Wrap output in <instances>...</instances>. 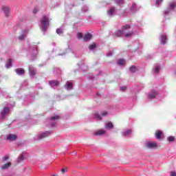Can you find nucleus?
Masks as SVG:
<instances>
[{"label":"nucleus","instance_id":"nucleus-1","mask_svg":"<svg viewBox=\"0 0 176 176\" xmlns=\"http://www.w3.org/2000/svg\"><path fill=\"white\" fill-rule=\"evenodd\" d=\"M134 35H135V31L132 30L127 33H124L122 29L113 33V36L114 38H122V36H125V38H131L132 36H134Z\"/></svg>","mask_w":176,"mask_h":176},{"label":"nucleus","instance_id":"nucleus-2","mask_svg":"<svg viewBox=\"0 0 176 176\" xmlns=\"http://www.w3.org/2000/svg\"><path fill=\"white\" fill-rule=\"evenodd\" d=\"M41 21V31L43 32H46L47 31V28H49V24L50 23V21L49 20V16L44 15L40 20Z\"/></svg>","mask_w":176,"mask_h":176},{"label":"nucleus","instance_id":"nucleus-3","mask_svg":"<svg viewBox=\"0 0 176 176\" xmlns=\"http://www.w3.org/2000/svg\"><path fill=\"white\" fill-rule=\"evenodd\" d=\"M36 54H38V46L30 45L29 46L30 61H34V60H36Z\"/></svg>","mask_w":176,"mask_h":176},{"label":"nucleus","instance_id":"nucleus-4","mask_svg":"<svg viewBox=\"0 0 176 176\" xmlns=\"http://www.w3.org/2000/svg\"><path fill=\"white\" fill-rule=\"evenodd\" d=\"M58 119H60V116H54L51 117L48 120V122L51 125V127H56V126L57 124L56 120H58Z\"/></svg>","mask_w":176,"mask_h":176},{"label":"nucleus","instance_id":"nucleus-5","mask_svg":"<svg viewBox=\"0 0 176 176\" xmlns=\"http://www.w3.org/2000/svg\"><path fill=\"white\" fill-rule=\"evenodd\" d=\"M10 112V109L9 107H4L1 112L0 118L2 120H4V119H6V116H8Z\"/></svg>","mask_w":176,"mask_h":176},{"label":"nucleus","instance_id":"nucleus-6","mask_svg":"<svg viewBox=\"0 0 176 176\" xmlns=\"http://www.w3.org/2000/svg\"><path fill=\"white\" fill-rule=\"evenodd\" d=\"M176 5L174 3H170L169 4L168 8L164 12V14L167 15L169 14V13H171V12H174L175 10Z\"/></svg>","mask_w":176,"mask_h":176},{"label":"nucleus","instance_id":"nucleus-7","mask_svg":"<svg viewBox=\"0 0 176 176\" xmlns=\"http://www.w3.org/2000/svg\"><path fill=\"white\" fill-rule=\"evenodd\" d=\"M28 69L30 78H34L37 72L36 68H35V67H34L32 65H29Z\"/></svg>","mask_w":176,"mask_h":176},{"label":"nucleus","instance_id":"nucleus-8","mask_svg":"<svg viewBox=\"0 0 176 176\" xmlns=\"http://www.w3.org/2000/svg\"><path fill=\"white\" fill-rule=\"evenodd\" d=\"M50 134H52V131H47L38 134L37 136V138L38 140H43V138H46V137H49Z\"/></svg>","mask_w":176,"mask_h":176},{"label":"nucleus","instance_id":"nucleus-9","mask_svg":"<svg viewBox=\"0 0 176 176\" xmlns=\"http://www.w3.org/2000/svg\"><path fill=\"white\" fill-rule=\"evenodd\" d=\"M48 83L52 89H56V87H58L60 86V81L57 80H51Z\"/></svg>","mask_w":176,"mask_h":176},{"label":"nucleus","instance_id":"nucleus-10","mask_svg":"<svg viewBox=\"0 0 176 176\" xmlns=\"http://www.w3.org/2000/svg\"><path fill=\"white\" fill-rule=\"evenodd\" d=\"M107 14L109 17H113V16L116 15V8L111 6L107 10Z\"/></svg>","mask_w":176,"mask_h":176},{"label":"nucleus","instance_id":"nucleus-11","mask_svg":"<svg viewBox=\"0 0 176 176\" xmlns=\"http://www.w3.org/2000/svg\"><path fill=\"white\" fill-rule=\"evenodd\" d=\"M146 146L148 149H156L157 148V143L153 142H148L146 143Z\"/></svg>","mask_w":176,"mask_h":176},{"label":"nucleus","instance_id":"nucleus-12","mask_svg":"<svg viewBox=\"0 0 176 176\" xmlns=\"http://www.w3.org/2000/svg\"><path fill=\"white\" fill-rule=\"evenodd\" d=\"M2 10L6 17H9V15L10 14V8H9V6H3Z\"/></svg>","mask_w":176,"mask_h":176},{"label":"nucleus","instance_id":"nucleus-13","mask_svg":"<svg viewBox=\"0 0 176 176\" xmlns=\"http://www.w3.org/2000/svg\"><path fill=\"white\" fill-rule=\"evenodd\" d=\"M28 34V30H24L22 31L21 35L19 37V41H24L27 38V34Z\"/></svg>","mask_w":176,"mask_h":176},{"label":"nucleus","instance_id":"nucleus-14","mask_svg":"<svg viewBox=\"0 0 176 176\" xmlns=\"http://www.w3.org/2000/svg\"><path fill=\"white\" fill-rule=\"evenodd\" d=\"M160 43L162 45H166L167 43V34H162L160 36Z\"/></svg>","mask_w":176,"mask_h":176},{"label":"nucleus","instance_id":"nucleus-15","mask_svg":"<svg viewBox=\"0 0 176 176\" xmlns=\"http://www.w3.org/2000/svg\"><path fill=\"white\" fill-rule=\"evenodd\" d=\"M138 10H140V7L137 6L135 3H133L130 8V12L132 13H135V12H138Z\"/></svg>","mask_w":176,"mask_h":176},{"label":"nucleus","instance_id":"nucleus-16","mask_svg":"<svg viewBox=\"0 0 176 176\" xmlns=\"http://www.w3.org/2000/svg\"><path fill=\"white\" fill-rule=\"evenodd\" d=\"M130 28H131V23L123 25L121 30L124 32V34H126V31H129Z\"/></svg>","mask_w":176,"mask_h":176},{"label":"nucleus","instance_id":"nucleus-17","mask_svg":"<svg viewBox=\"0 0 176 176\" xmlns=\"http://www.w3.org/2000/svg\"><path fill=\"white\" fill-rule=\"evenodd\" d=\"M65 87L67 90H72L74 89V83L71 81H67Z\"/></svg>","mask_w":176,"mask_h":176},{"label":"nucleus","instance_id":"nucleus-18","mask_svg":"<svg viewBox=\"0 0 176 176\" xmlns=\"http://www.w3.org/2000/svg\"><path fill=\"white\" fill-rule=\"evenodd\" d=\"M164 137V135L163 134V131H157L155 132V138L157 140H162Z\"/></svg>","mask_w":176,"mask_h":176},{"label":"nucleus","instance_id":"nucleus-19","mask_svg":"<svg viewBox=\"0 0 176 176\" xmlns=\"http://www.w3.org/2000/svg\"><path fill=\"white\" fill-rule=\"evenodd\" d=\"M157 94L158 93L157 91L153 90L148 94V98H155L157 97Z\"/></svg>","mask_w":176,"mask_h":176},{"label":"nucleus","instance_id":"nucleus-20","mask_svg":"<svg viewBox=\"0 0 176 176\" xmlns=\"http://www.w3.org/2000/svg\"><path fill=\"white\" fill-rule=\"evenodd\" d=\"M16 74L21 76L22 75H24L25 74V71L23 68H17L15 69Z\"/></svg>","mask_w":176,"mask_h":176},{"label":"nucleus","instance_id":"nucleus-21","mask_svg":"<svg viewBox=\"0 0 176 176\" xmlns=\"http://www.w3.org/2000/svg\"><path fill=\"white\" fill-rule=\"evenodd\" d=\"M7 140L8 141H16V140H17V135L14 134H10L7 136Z\"/></svg>","mask_w":176,"mask_h":176},{"label":"nucleus","instance_id":"nucleus-22","mask_svg":"<svg viewBox=\"0 0 176 176\" xmlns=\"http://www.w3.org/2000/svg\"><path fill=\"white\" fill-rule=\"evenodd\" d=\"M24 156H27L26 152H23L21 154V155L18 157L17 163H21V162L24 160Z\"/></svg>","mask_w":176,"mask_h":176},{"label":"nucleus","instance_id":"nucleus-23","mask_svg":"<svg viewBox=\"0 0 176 176\" xmlns=\"http://www.w3.org/2000/svg\"><path fill=\"white\" fill-rule=\"evenodd\" d=\"M91 36H92L91 34H90V33L85 34L83 36V39H84L85 42H89V41H90V39H91Z\"/></svg>","mask_w":176,"mask_h":176},{"label":"nucleus","instance_id":"nucleus-24","mask_svg":"<svg viewBox=\"0 0 176 176\" xmlns=\"http://www.w3.org/2000/svg\"><path fill=\"white\" fill-rule=\"evenodd\" d=\"M13 63V60H12L11 58L8 59L6 62V68H11V67H12V63Z\"/></svg>","mask_w":176,"mask_h":176},{"label":"nucleus","instance_id":"nucleus-25","mask_svg":"<svg viewBox=\"0 0 176 176\" xmlns=\"http://www.w3.org/2000/svg\"><path fill=\"white\" fill-rule=\"evenodd\" d=\"M132 131H131V129H127L126 131L122 132L123 137H129V135L131 134Z\"/></svg>","mask_w":176,"mask_h":176},{"label":"nucleus","instance_id":"nucleus-26","mask_svg":"<svg viewBox=\"0 0 176 176\" xmlns=\"http://www.w3.org/2000/svg\"><path fill=\"white\" fill-rule=\"evenodd\" d=\"M159 71H160V65L159 64H157L154 67L153 72L155 74H159Z\"/></svg>","mask_w":176,"mask_h":176},{"label":"nucleus","instance_id":"nucleus-27","mask_svg":"<svg viewBox=\"0 0 176 176\" xmlns=\"http://www.w3.org/2000/svg\"><path fill=\"white\" fill-rule=\"evenodd\" d=\"M102 134H105V131L102 129L94 133V135H102Z\"/></svg>","mask_w":176,"mask_h":176},{"label":"nucleus","instance_id":"nucleus-28","mask_svg":"<svg viewBox=\"0 0 176 176\" xmlns=\"http://www.w3.org/2000/svg\"><path fill=\"white\" fill-rule=\"evenodd\" d=\"M10 166H12V163L8 162V163L5 164L4 165H3L1 166V168H2V170H6V168H9Z\"/></svg>","mask_w":176,"mask_h":176},{"label":"nucleus","instance_id":"nucleus-29","mask_svg":"<svg viewBox=\"0 0 176 176\" xmlns=\"http://www.w3.org/2000/svg\"><path fill=\"white\" fill-rule=\"evenodd\" d=\"M115 2L116 4L118 5V6H122V5H124V0H115Z\"/></svg>","mask_w":176,"mask_h":176},{"label":"nucleus","instance_id":"nucleus-30","mask_svg":"<svg viewBox=\"0 0 176 176\" xmlns=\"http://www.w3.org/2000/svg\"><path fill=\"white\" fill-rule=\"evenodd\" d=\"M106 129H113V124L111 122H109L105 125Z\"/></svg>","mask_w":176,"mask_h":176},{"label":"nucleus","instance_id":"nucleus-31","mask_svg":"<svg viewBox=\"0 0 176 176\" xmlns=\"http://www.w3.org/2000/svg\"><path fill=\"white\" fill-rule=\"evenodd\" d=\"M96 47H97V44H96V43H94L89 45V50H94V49H96Z\"/></svg>","mask_w":176,"mask_h":176},{"label":"nucleus","instance_id":"nucleus-32","mask_svg":"<svg viewBox=\"0 0 176 176\" xmlns=\"http://www.w3.org/2000/svg\"><path fill=\"white\" fill-rule=\"evenodd\" d=\"M124 63H126V60H124V59H123V58L118 60V65H124Z\"/></svg>","mask_w":176,"mask_h":176},{"label":"nucleus","instance_id":"nucleus-33","mask_svg":"<svg viewBox=\"0 0 176 176\" xmlns=\"http://www.w3.org/2000/svg\"><path fill=\"white\" fill-rule=\"evenodd\" d=\"M129 71L130 72H132V74H134V72H137V67L135 65H133L129 68Z\"/></svg>","mask_w":176,"mask_h":176},{"label":"nucleus","instance_id":"nucleus-34","mask_svg":"<svg viewBox=\"0 0 176 176\" xmlns=\"http://www.w3.org/2000/svg\"><path fill=\"white\" fill-rule=\"evenodd\" d=\"M81 10L83 13H86V12H89V8L87 6H83L81 8Z\"/></svg>","mask_w":176,"mask_h":176},{"label":"nucleus","instance_id":"nucleus-35","mask_svg":"<svg viewBox=\"0 0 176 176\" xmlns=\"http://www.w3.org/2000/svg\"><path fill=\"white\" fill-rule=\"evenodd\" d=\"M167 140L169 142H174V141H175V138H174V136H169L167 138Z\"/></svg>","mask_w":176,"mask_h":176},{"label":"nucleus","instance_id":"nucleus-36","mask_svg":"<svg viewBox=\"0 0 176 176\" xmlns=\"http://www.w3.org/2000/svg\"><path fill=\"white\" fill-rule=\"evenodd\" d=\"M38 12H39V8L38 7H35L33 9V14H36V13H38Z\"/></svg>","mask_w":176,"mask_h":176},{"label":"nucleus","instance_id":"nucleus-37","mask_svg":"<svg viewBox=\"0 0 176 176\" xmlns=\"http://www.w3.org/2000/svg\"><path fill=\"white\" fill-rule=\"evenodd\" d=\"M56 34H58V35H60V34H63V30L61 28L56 29Z\"/></svg>","mask_w":176,"mask_h":176},{"label":"nucleus","instance_id":"nucleus-38","mask_svg":"<svg viewBox=\"0 0 176 176\" xmlns=\"http://www.w3.org/2000/svg\"><path fill=\"white\" fill-rule=\"evenodd\" d=\"M94 118H96V119H98V120H101V116H100V114H98V113H96L95 115H94Z\"/></svg>","mask_w":176,"mask_h":176},{"label":"nucleus","instance_id":"nucleus-39","mask_svg":"<svg viewBox=\"0 0 176 176\" xmlns=\"http://www.w3.org/2000/svg\"><path fill=\"white\" fill-rule=\"evenodd\" d=\"M77 38L78 39H82V38H83V34L82 33H78L77 34Z\"/></svg>","mask_w":176,"mask_h":176},{"label":"nucleus","instance_id":"nucleus-40","mask_svg":"<svg viewBox=\"0 0 176 176\" xmlns=\"http://www.w3.org/2000/svg\"><path fill=\"white\" fill-rule=\"evenodd\" d=\"M126 89H127V87H126V86L120 87V91H126Z\"/></svg>","mask_w":176,"mask_h":176},{"label":"nucleus","instance_id":"nucleus-41","mask_svg":"<svg viewBox=\"0 0 176 176\" xmlns=\"http://www.w3.org/2000/svg\"><path fill=\"white\" fill-rule=\"evenodd\" d=\"M162 2H163V0H156L155 1V5H157V6H159V5L160 3H162Z\"/></svg>","mask_w":176,"mask_h":176},{"label":"nucleus","instance_id":"nucleus-42","mask_svg":"<svg viewBox=\"0 0 176 176\" xmlns=\"http://www.w3.org/2000/svg\"><path fill=\"white\" fill-rule=\"evenodd\" d=\"M107 115H108V112H107V111H103V112L101 113V116H107Z\"/></svg>","mask_w":176,"mask_h":176},{"label":"nucleus","instance_id":"nucleus-43","mask_svg":"<svg viewBox=\"0 0 176 176\" xmlns=\"http://www.w3.org/2000/svg\"><path fill=\"white\" fill-rule=\"evenodd\" d=\"M8 159H9V157L8 155H6L5 157H3V162H5V161L8 160Z\"/></svg>","mask_w":176,"mask_h":176},{"label":"nucleus","instance_id":"nucleus-44","mask_svg":"<svg viewBox=\"0 0 176 176\" xmlns=\"http://www.w3.org/2000/svg\"><path fill=\"white\" fill-rule=\"evenodd\" d=\"M66 171H67V168L66 169H65V168L61 169L62 174H65Z\"/></svg>","mask_w":176,"mask_h":176},{"label":"nucleus","instance_id":"nucleus-45","mask_svg":"<svg viewBox=\"0 0 176 176\" xmlns=\"http://www.w3.org/2000/svg\"><path fill=\"white\" fill-rule=\"evenodd\" d=\"M170 176H176V173L174 171L170 172Z\"/></svg>","mask_w":176,"mask_h":176},{"label":"nucleus","instance_id":"nucleus-46","mask_svg":"<svg viewBox=\"0 0 176 176\" xmlns=\"http://www.w3.org/2000/svg\"><path fill=\"white\" fill-rule=\"evenodd\" d=\"M111 56H112V52H110L107 54V57H111Z\"/></svg>","mask_w":176,"mask_h":176},{"label":"nucleus","instance_id":"nucleus-47","mask_svg":"<svg viewBox=\"0 0 176 176\" xmlns=\"http://www.w3.org/2000/svg\"><path fill=\"white\" fill-rule=\"evenodd\" d=\"M90 79H94V76H90Z\"/></svg>","mask_w":176,"mask_h":176},{"label":"nucleus","instance_id":"nucleus-48","mask_svg":"<svg viewBox=\"0 0 176 176\" xmlns=\"http://www.w3.org/2000/svg\"><path fill=\"white\" fill-rule=\"evenodd\" d=\"M74 5H72V8H74Z\"/></svg>","mask_w":176,"mask_h":176},{"label":"nucleus","instance_id":"nucleus-49","mask_svg":"<svg viewBox=\"0 0 176 176\" xmlns=\"http://www.w3.org/2000/svg\"><path fill=\"white\" fill-rule=\"evenodd\" d=\"M148 57H150V58H151V56H148Z\"/></svg>","mask_w":176,"mask_h":176},{"label":"nucleus","instance_id":"nucleus-50","mask_svg":"<svg viewBox=\"0 0 176 176\" xmlns=\"http://www.w3.org/2000/svg\"><path fill=\"white\" fill-rule=\"evenodd\" d=\"M0 91H1V89H0Z\"/></svg>","mask_w":176,"mask_h":176}]
</instances>
